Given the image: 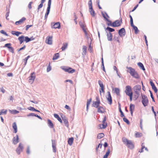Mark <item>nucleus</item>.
Returning a JSON list of instances; mask_svg holds the SVG:
<instances>
[{
  "label": "nucleus",
  "instance_id": "15",
  "mask_svg": "<svg viewBox=\"0 0 158 158\" xmlns=\"http://www.w3.org/2000/svg\"><path fill=\"white\" fill-rule=\"evenodd\" d=\"M52 36H48L47 37L46 40V43L49 44H52Z\"/></svg>",
  "mask_w": 158,
  "mask_h": 158
},
{
  "label": "nucleus",
  "instance_id": "35",
  "mask_svg": "<svg viewBox=\"0 0 158 158\" xmlns=\"http://www.w3.org/2000/svg\"><path fill=\"white\" fill-rule=\"evenodd\" d=\"M9 112L11 114H15L19 112V111L16 110H9Z\"/></svg>",
  "mask_w": 158,
  "mask_h": 158
},
{
  "label": "nucleus",
  "instance_id": "33",
  "mask_svg": "<svg viewBox=\"0 0 158 158\" xmlns=\"http://www.w3.org/2000/svg\"><path fill=\"white\" fill-rule=\"evenodd\" d=\"M89 9L91 15L92 17H94L95 15V14L93 7L92 8H89Z\"/></svg>",
  "mask_w": 158,
  "mask_h": 158
},
{
  "label": "nucleus",
  "instance_id": "2",
  "mask_svg": "<svg viewBox=\"0 0 158 158\" xmlns=\"http://www.w3.org/2000/svg\"><path fill=\"white\" fill-rule=\"evenodd\" d=\"M124 92L126 95L129 97L130 101H131L132 99L133 94L131 86L129 85L126 86Z\"/></svg>",
  "mask_w": 158,
  "mask_h": 158
},
{
  "label": "nucleus",
  "instance_id": "30",
  "mask_svg": "<svg viewBox=\"0 0 158 158\" xmlns=\"http://www.w3.org/2000/svg\"><path fill=\"white\" fill-rule=\"evenodd\" d=\"M54 117L56 118L61 123H62V120L61 119V118L60 117L59 115L57 114H54Z\"/></svg>",
  "mask_w": 158,
  "mask_h": 158
},
{
  "label": "nucleus",
  "instance_id": "64",
  "mask_svg": "<svg viewBox=\"0 0 158 158\" xmlns=\"http://www.w3.org/2000/svg\"><path fill=\"white\" fill-rule=\"evenodd\" d=\"M152 88L154 90L155 93H157L158 90L156 87L155 86L152 87Z\"/></svg>",
  "mask_w": 158,
  "mask_h": 158
},
{
  "label": "nucleus",
  "instance_id": "29",
  "mask_svg": "<svg viewBox=\"0 0 158 158\" xmlns=\"http://www.w3.org/2000/svg\"><path fill=\"white\" fill-rule=\"evenodd\" d=\"M105 31H107L106 30H108L109 31L108 33H110L111 32H113L115 30L114 28H111L109 27H107L106 28L105 27Z\"/></svg>",
  "mask_w": 158,
  "mask_h": 158
},
{
  "label": "nucleus",
  "instance_id": "10",
  "mask_svg": "<svg viewBox=\"0 0 158 158\" xmlns=\"http://www.w3.org/2000/svg\"><path fill=\"white\" fill-rule=\"evenodd\" d=\"M107 93L108 95L106 96V98L109 104L111 105L112 103V100L111 94L109 91L107 92Z\"/></svg>",
  "mask_w": 158,
  "mask_h": 158
},
{
  "label": "nucleus",
  "instance_id": "16",
  "mask_svg": "<svg viewBox=\"0 0 158 158\" xmlns=\"http://www.w3.org/2000/svg\"><path fill=\"white\" fill-rule=\"evenodd\" d=\"M79 24L81 27L85 35H87V33L85 29V26L84 23L82 22H80Z\"/></svg>",
  "mask_w": 158,
  "mask_h": 158
},
{
  "label": "nucleus",
  "instance_id": "56",
  "mask_svg": "<svg viewBox=\"0 0 158 158\" xmlns=\"http://www.w3.org/2000/svg\"><path fill=\"white\" fill-rule=\"evenodd\" d=\"M51 69V67L50 65V63H49V65L48 66L47 69V72H49Z\"/></svg>",
  "mask_w": 158,
  "mask_h": 158
},
{
  "label": "nucleus",
  "instance_id": "18",
  "mask_svg": "<svg viewBox=\"0 0 158 158\" xmlns=\"http://www.w3.org/2000/svg\"><path fill=\"white\" fill-rule=\"evenodd\" d=\"M19 138L18 135H16V137H14L13 139V143L14 144H17L19 142Z\"/></svg>",
  "mask_w": 158,
  "mask_h": 158
},
{
  "label": "nucleus",
  "instance_id": "34",
  "mask_svg": "<svg viewBox=\"0 0 158 158\" xmlns=\"http://www.w3.org/2000/svg\"><path fill=\"white\" fill-rule=\"evenodd\" d=\"M138 65L141 69L143 70H145V68L143 64L141 62H139L138 63Z\"/></svg>",
  "mask_w": 158,
  "mask_h": 158
},
{
  "label": "nucleus",
  "instance_id": "5",
  "mask_svg": "<svg viewBox=\"0 0 158 158\" xmlns=\"http://www.w3.org/2000/svg\"><path fill=\"white\" fill-rule=\"evenodd\" d=\"M133 89L136 94L140 95V90L141 89V86L140 85H136L134 87Z\"/></svg>",
  "mask_w": 158,
  "mask_h": 158
},
{
  "label": "nucleus",
  "instance_id": "62",
  "mask_svg": "<svg viewBox=\"0 0 158 158\" xmlns=\"http://www.w3.org/2000/svg\"><path fill=\"white\" fill-rule=\"evenodd\" d=\"M152 110L154 114L155 117H156V112L155 111L154 109V107L153 106H152Z\"/></svg>",
  "mask_w": 158,
  "mask_h": 158
},
{
  "label": "nucleus",
  "instance_id": "45",
  "mask_svg": "<svg viewBox=\"0 0 158 158\" xmlns=\"http://www.w3.org/2000/svg\"><path fill=\"white\" fill-rule=\"evenodd\" d=\"M104 136V134L103 133H101L98 134L97 137L99 139H101Z\"/></svg>",
  "mask_w": 158,
  "mask_h": 158
},
{
  "label": "nucleus",
  "instance_id": "25",
  "mask_svg": "<svg viewBox=\"0 0 158 158\" xmlns=\"http://www.w3.org/2000/svg\"><path fill=\"white\" fill-rule=\"evenodd\" d=\"M118 105L119 110V112L121 113V115H120L121 117H125L124 113L121 109V105L119 103H118Z\"/></svg>",
  "mask_w": 158,
  "mask_h": 158
},
{
  "label": "nucleus",
  "instance_id": "7",
  "mask_svg": "<svg viewBox=\"0 0 158 158\" xmlns=\"http://www.w3.org/2000/svg\"><path fill=\"white\" fill-rule=\"evenodd\" d=\"M62 67H61V68L63 70H64L66 72H67L69 73H73L75 71V70L73 69L70 67H68V68H66L64 67L62 68Z\"/></svg>",
  "mask_w": 158,
  "mask_h": 158
},
{
  "label": "nucleus",
  "instance_id": "14",
  "mask_svg": "<svg viewBox=\"0 0 158 158\" xmlns=\"http://www.w3.org/2000/svg\"><path fill=\"white\" fill-rule=\"evenodd\" d=\"M100 104V101H93L92 104V106L98 108Z\"/></svg>",
  "mask_w": 158,
  "mask_h": 158
},
{
  "label": "nucleus",
  "instance_id": "38",
  "mask_svg": "<svg viewBox=\"0 0 158 158\" xmlns=\"http://www.w3.org/2000/svg\"><path fill=\"white\" fill-rule=\"evenodd\" d=\"M92 101V98H90L89 99H87V103H86V110H88L89 109V105Z\"/></svg>",
  "mask_w": 158,
  "mask_h": 158
},
{
  "label": "nucleus",
  "instance_id": "8",
  "mask_svg": "<svg viewBox=\"0 0 158 158\" xmlns=\"http://www.w3.org/2000/svg\"><path fill=\"white\" fill-rule=\"evenodd\" d=\"M23 147L22 143H19L18 147L16 148V152H17V153L18 155H19L20 153L21 152L23 151Z\"/></svg>",
  "mask_w": 158,
  "mask_h": 158
},
{
  "label": "nucleus",
  "instance_id": "32",
  "mask_svg": "<svg viewBox=\"0 0 158 158\" xmlns=\"http://www.w3.org/2000/svg\"><path fill=\"white\" fill-rule=\"evenodd\" d=\"M52 147L53 148V152H56V145L55 143V142L53 140H52Z\"/></svg>",
  "mask_w": 158,
  "mask_h": 158
},
{
  "label": "nucleus",
  "instance_id": "40",
  "mask_svg": "<svg viewBox=\"0 0 158 158\" xmlns=\"http://www.w3.org/2000/svg\"><path fill=\"white\" fill-rule=\"evenodd\" d=\"M59 56V54L58 53L55 54L53 56L52 60H55L57 59Z\"/></svg>",
  "mask_w": 158,
  "mask_h": 158
},
{
  "label": "nucleus",
  "instance_id": "31",
  "mask_svg": "<svg viewBox=\"0 0 158 158\" xmlns=\"http://www.w3.org/2000/svg\"><path fill=\"white\" fill-rule=\"evenodd\" d=\"M12 127L14 130V132L15 133H17V125H16V123L14 122L13 123Z\"/></svg>",
  "mask_w": 158,
  "mask_h": 158
},
{
  "label": "nucleus",
  "instance_id": "43",
  "mask_svg": "<svg viewBox=\"0 0 158 158\" xmlns=\"http://www.w3.org/2000/svg\"><path fill=\"white\" fill-rule=\"evenodd\" d=\"M30 57V56H28L27 57H26L25 59H23V61L24 63V66L26 65L27 64V61L28 59Z\"/></svg>",
  "mask_w": 158,
  "mask_h": 158
},
{
  "label": "nucleus",
  "instance_id": "49",
  "mask_svg": "<svg viewBox=\"0 0 158 158\" xmlns=\"http://www.w3.org/2000/svg\"><path fill=\"white\" fill-rule=\"evenodd\" d=\"M130 140H128L127 139L124 138L123 137L122 138V141L124 143V144L126 143H127L128 142H129V141Z\"/></svg>",
  "mask_w": 158,
  "mask_h": 158
},
{
  "label": "nucleus",
  "instance_id": "47",
  "mask_svg": "<svg viewBox=\"0 0 158 158\" xmlns=\"http://www.w3.org/2000/svg\"><path fill=\"white\" fill-rule=\"evenodd\" d=\"M124 117L123 118V121L124 122L126 123L127 124H128V125L130 123V122L129 121V120L127 118H126L125 117Z\"/></svg>",
  "mask_w": 158,
  "mask_h": 158
},
{
  "label": "nucleus",
  "instance_id": "37",
  "mask_svg": "<svg viewBox=\"0 0 158 158\" xmlns=\"http://www.w3.org/2000/svg\"><path fill=\"white\" fill-rule=\"evenodd\" d=\"M68 44L67 43H64L63 44V46L61 48L62 51H64L67 47Z\"/></svg>",
  "mask_w": 158,
  "mask_h": 158
},
{
  "label": "nucleus",
  "instance_id": "54",
  "mask_svg": "<svg viewBox=\"0 0 158 158\" xmlns=\"http://www.w3.org/2000/svg\"><path fill=\"white\" fill-rule=\"evenodd\" d=\"M11 44L10 43H7L4 46V47H6L8 49H9V48L11 47Z\"/></svg>",
  "mask_w": 158,
  "mask_h": 158
},
{
  "label": "nucleus",
  "instance_id": "50",
  "mask_svg": "<svg viewBox=\"0 0 158 158\" xmlns=\"http://www.w3.org/2000/svg\"><path fill=\"white\" fill-rule=\"evenodd\" d=\"M135 106L134 104H131L130 105V110H131H131H134L135 109Z\"/></svg>",
  "mask_w": 158,
  "mask_h": 158
},
{
  "label": "nucleus",
  "instance_id": "26",
  "mask_svg": "<svg viewBox=\"0 0 158 158\" xmlns=\"http://www.w3.org/2000/svg\"><path fill=\"white\" fill-rule=\"evenodd\" d=\"M110 147L108 148L106 154L104 156L103 158H107L110 153Z\"/></svg>",
  "mask_w": 158,
  "mask_h": 158
},
{
  "label": "nucleus",
  "instance_id": "6",
  "mask_svg": "<svg viewBox=\"0 0 158 158\" xmlns=\"http://www.w3.org/2000/svg\"><path fill=\"white\" fill-rule=\"evenodd\" d=\"M35 77V73L33 72L31 74L30 76L28 77V81L31 84H32Z\"/></svg>",
  "mask_w": 158,
  "mask_h": 158
},
{
  "label": "nucleus",
  "instance_id": "59",
  "mask_svg": "<svg viewBox=\"0 0 158 158\" xmlns=\"http://www.w3.org/2000/svg\"><path fill=\"white\" fill-rule=\"evenodd\" d=\"M8 49L9 52L13 53H14V49L13 47L11 46Z\"/></svg>",
  "mask_w": 158,
  "mask_h": 158
},
{
  "label": "nucleus",
  "instance_id": "53",
  "mask_svg": "<svg viewBox=\"0 0 158 158\" xmlns=\"http://www.w3.org/2000/svg\"><path fill=\"white\" fill-rule=\"evenodd\" d=\"M88 5L89 8H92L93 7L92 6V2L91 0H90L88 2Z\"/></svg>",
  "mask_w": 158,
  "mask_h": 158
},
{
  "label": "nucleus",
  "instance_id": "17",
  "mask_svg": "<svg viewBox=\"0 0 158 158\" xmlns=\"http://www.w3.org/2000/svg\"><path fill=\"white\" fill-rule=\"evenodd\" d=\"M126 145L129 148L131 149H132L134 148V144L131 140H129V142H128L127 143Z\"/></svg>",
  "mask_w": 158,
  "mask_h": 158
},
{
  "label": "nucleus",
  "instance_id": "13",
  "mask_svg": "<svg viewBox=\"0 0 158 158\" xmlns=\"http://www.w3.org/2000/svg\"><path fill=\"white\" fill-rule=\"evenodd\" d=\"M114 22H115V24L116 25L115 27H119L121 25V24L122 23V19L121 18H120V20H117Z\"/></svg>",
  "mask_w": 158,
  "mask_h": 158
},
{
  "label": "nucleus",
  "instance_id": "44",
  "mask_svg": "<svg viewBox=\"0 0 158 158\" xmlns=\"http://www.w3.org/2000/svg\"><path fill=\"white\" fill-rule=\"evenodd\" d=\"M114 92L118 96V95H119V94H120V90L118 88H115Z\"/></svg>",
  "mask_w": 158,
  "mask_h": 158
},
{
  "label": "nucleus",
  "instance_id": "24",
  "mask_svg": "<svg viewBox=\"0 0 158 158\" xmlns=\"http://www.w3.org/2000/svg\"><path fill=\"white\" fill-rule=\"evenodd\" d=\"M24 35H21L18 38V39L19 41V43L20 44H21L24 41Z\"/></svg>",
  "mask_w": 158,
  "mask_h": 158
},
{
  "label": "nucleus",
  "instance_id": "60",
  "mask_svg": "<svg viewBox=\"0 0 158 158\" xmlns=\"http://www.w3.org/2000/svg\"><path fill=\"white\" fill-rule=\"evenodd\" d=\"M26 19V18L25 17H23L21 19H20L19 20V21H20V23L21 24V23H23L24 21Z\"/></svg>",
  "mask_w": 158,
  "mask_h": 158
},
{
  "label": "nucleus",
  "instance_id": "28",
  "mask_svg": "<svg viewBox=\"0 0 158 158\" xmlns=\"http://www.w3.org/2000/svg\"><path fill=\"white\" fill-rule=\"evenodd\" d=\"M48 124L49 127L51 128H53L54 127V125L52 121L50 119L48 120Z\"/></svg>",
  "mask_w": 158,
  "mask_h": 158
},
{
  "label": "nucleus",
  "instance_id": "61",
  "mask_svg": "<svg viewBox=\"0 0 158 158\" xmlns=\"http://www.w3.org/2000/svg\"><path fill=\"white\" fill-rule=\"evenodd\" d=\"M129 17L130 19V24H131L132 23H133V19L132 17L131 16V15H129Z\"/></svg>",
  "mask_w": 158,
  "mask_h": 158
},
{
  "label": "nucleus",
  "instance_id": "57",
  "mask_svg": "<svg viewBox=\"0 0 158 158\" xmlns=\"http://www.w3.org/2000/svg\"><path fill=\"white\" fill-rule=\"evenodd\" d=\"M0 33L2 34H4V35H5L6 36H8V34L6 32H5L3 30H1L0 31Z\"/></svg>",
  "mask_w": 158,
  "mask_h": 158
},
{
  "label": "nucleus",
  "instance_id": "48",
  "mask_svg": "<svg viewBox=\"0 0 158 158\" xmlns=\"http://www.w3.org/2000/svg\"><path fill=\"white\" fill-rule=\"evenodd\" d=\"M101 62H102V70L105 71V69L104 65V62H103V58L102 57L101 59Z\"/></svg>",
  "mask_w": 158,
  "mask_h": 158
},
{
  "label": "nucleus",
  "instance_id": "11",
  "mask_svg": "<svg viewBox=\"0 0 158 158\" xmlns=\"http://www.w3.org/2000/svg\"><path fill=\"white\" fill-rule=\"evenodd\" d=\"M98 83L99 85L100 86V87H101V90H100L99 91L100 92V95H101V91L102 93H104V85L102 82V81L100 80L98 81Z\"/></svg>",
  "mask_w": 158,
  "mask_h": 158
},
{
  "label": "nucleus",
  "instance_id": "12",
  "mask_svg": "<svg viewBox=\"0 0 158 158\" xmlns=\"http://www.w3.org/2000/svg\"><path fill=\"white\" fill-rule=\"evenodd\" d=\"M106 116H104V118L102 121L103 124H102V127H100V128L102 129H104L107 126V123H105L106 121Z\"/></svg>",
  "mask_w": 158,
  "mask_h": 158
},
{
  "label": "nucleus",
  "instance_id": "41",
  "mask_svg": "<svg viewBox=\"0 0 158 158\" xmlns=\"http://www.w3.org/2000/svg\"><path fill=\"white\" fill-rule=\"evenodd\" d=\"M87 47L85 46H83V53L82 55H85L86 52Z\"/></svg>",
  "mask_w": 158,
  "mask_h": 158
},
{
  "label": "nucleus",
  "instance_id": "42",
  "mask_svg": "<svg viewBox=\"0 0 158 158\" xmlns=\"http://www.w3.org/2000/svg\"><path fill=\"white\" fill-rule=\"evenodd\" d=\"M50 11V9H48V8L47 9L45 15V19H47L48 15Z\"/></svg>",
  "mask_w": 158,
  "mask_h": 158
},
{
  "label": "nucleus",
  "instance_id": "51",
  "mask_svg": "<svg viewBox=\"0 0 158 158\" xmlns=\"http://www.w3.org/2000/svg\"><path fill=\"white\" fill-rule=\"evenodd\" d=\"M7 110H0V115H2V114H6Z\"/></svg>",
  "mask_w": 158,
  "mask_h": 158
},
{
  "label": "nucleus",
  "instance_id": "55",
  "mask_svg": "<svg viewBox=\"0 0 158 158\" xmlns=\"http://www.w3.org/2000/svg\"><path fill=\"white\" fill-rule=\"evenodd\" d=\"M142 122H143V119L141 118L140 120V129L142 130L143 129V126H142Z\"/></svg>",
  "mask_w": 158,
  "mask_h": 158
},
{
  "label": "nucleus",
  "instance_id": "9",
  "mask_svg": "<svg viewBox=\"0 0 158 158\" xmlns=\"http://www.w3.org/2000/svg\"><path fill=\"white\" fill-rule=\"evenodd\" d=\"M126 32L124 28H122L118 31V33L120 37H123L125 36Z\"/></svg>",
  "mask_w": 158,
  "mask_h": 158
},
{
  "label": "nucleus",
  "instance_id": "1",
  "mask_svg": "<svg viewBox=\"0 0 158 158\" xmlns=\"http://www.w3.org/2000/svg\"><path fill=\"white\" fill-rule=\"evenodd\" d=\"M126 68L128 69L127 70V72L129 73L133 77L136 79H139V74L134 69L128 66H127Z\"/></svg>",
  "mask_w": 158,
  "mask_h": 158
},
{
  "label": "nucleus",
  "instance_id": "3",
  "mask_svg": "<svg viewBox=\"0 0 158 158\" xmlns=\"http://www.w3.org/2000/svg\"><path fill=\"white\" fill-rule=\"evenodd\" d=\"M101 14L102 16L104 18V19L106 21H107V22H108V23H107L108 26H111L112 27H114L115 26H116L115 25V22H113L112 23V21L108 19V18H107L106 16H105V15L104 14L103 12L102 11L101 12Z\"/></svg>",
  "mask_w": 158,
  "mask_h": 158
},
{
  "label": "nucleus",
  "instance_id": "20",
  "mask_svg": "<svg viewBox=\"0 0 158 158\" xmlns=\"http://www.w3.org/2000/svg\"><path fill=\"white\" fill-rule=\"evenodd\" d=\"M97 108V111L98 113H104L105 111V110L103 107L99 106Z\"/></svg>",
  "mask_w": 158,
  "mask_h": 158
},
{
  "label": "nucleus",
  "instance_id": "36",
  "mask_svg": "<svg viewBox=\"0 0 158 158\" xmlns=\"http://www.w3.org/2000/svg\"><path fill=\"white\" fill-rule=\"evenodd\" d=\"M73 139H74L73 137H71L68 139V144L70 145H71L73 143Z\"/></svg>",
  "mask_w": 158,
  "mask_h": 158
},
{
  "label": "nucleus",
  "instance_id": "63",
  "mask_svg": "<svg viewBox=\"0 0 158 158\" xmlns=\"http://www.w3.org/2000/svg\"><path fill=\"white\" fill-rule=\"evenodd\" d=\"M43 6V4L41 3L39 6L38 7V11L37 12H39V9L42 8Z\"/></svg>",
  "mask_w": 158,
  "mask_h": 158
},
{
  "label": "nucleus",
  "instance_id": "27",
  "mask_svg": "<svg viewBox=\"0 0 158 158\" xmlns=\"http://www.w3.org/2000/svg\"><path fill=\"white\" fill-rule=\"evenodd\" d=\"M11 34L13 35H15L17 36H19L20 34H22V33L19 31H11Z\"/></svg>",
  "mask_w": 158,
  "mask_h": 158
},
{
  "label": "nucleus",
  "instance_id": "46",
  "mask_svg": "<svg viewBox=\"0 0 158 158\" xmlns=\"http://www.w3.org/2000/svg\"><path fill=\"white\" fill-rule=\"evenodd\" d=\"M24 41H25L26 43H28L31 41V39L29 38L28 36L24 37Z\"/></svg>",
  "mask_w": 158,
  "mask_h": 158
},
{
  "label": "nucleus",
  "instance_id": "4",
  "mask_svg": "<svg viewBox=\"0 0 158 158\" xmlns=\"http://www.w3.org/2000/svg\"><path fill=\"white\" fill-rule=\"evenodd\" d=\"M141 97L142 99V103L143 106L144 107L147 106L148 103V100L147 96L145 95H143L141 94Z\"/></svg>",
  "mask_w": 158,
  "mask_h": 158
},
{
  "label": "nucleus",
  "instance_id": "58",
  "mask_svg": "<svg viewBox=\"0 0 158 158\" xmlns=\"http://www.w3.org/2000/svg\"><path fill=\"white\" fill-rule=\"evenodd\" d=\"M135 135L137 137H140L141 136L142 134L140 133L136 132L135 134Z\"/></svg>",
  "mask_w": 158,
  "mask_h": 158
},
{
  "label": "nucleus",
  "instance_id": "22",
  "mask_svg": "<svg viewBox=\"0 0 158 158\" xmlns=\"http://www.w3.org/2000/svg\"><path fill=\"white\" fill-rule=\"evenodd\" d=\"M62 118L65 126L68 127L69 126V123L67 119L65 116H64V117H62Z\"/></svg>",
  "mask_w": 158,
  "mask_h": 158
},
{
  "label": "nucleus",
  "instance_id": "23",
  "mask_svg": "<svg viewBox=\"0 0 158 158\" xmlns=\"http://www.w3.org/2000/svg\"><path fill=\"white\" fill-rule=\"evenodd\" d=\"M131 27H132L133 29L135 30V34H137L139 31V30L138 29L137 27L135 26L133 23L131 24Z\"/></svg>",
  "mask_w": 158,
  "mask_h": 158
},
{
  "label": "nucleus",
  "instance_id": "19",
  "mask_svg": "<svg viewBox=\"0 0 158 158\" xmlns=\"http://www.w3.org/2000/svg\"><path fill=\"white\" fill-rule=\"evenodd\" d=\"M54 24L52 26V27L53 28H60V24L59 22H56L53 23Z\"/></svg>",
  "mask_w": 158,
  "mask_h": 158
},
{
  "label": "nucleus",
  "instance_id": "52",
  "mask_svg": "<svg viewBox=\"0 0 158 158\" xmlns=\"http://www.w3.org/2000/svg\"><path fill=\"white\" fill-rule=\"evenodd\" d=\"M51 3V0H48V7L47 9H50Z\"/></svg>",
  "mask_w": 158,
  "mask_h": 158
},
{
  "label": "nucleus",
  "instance_id": "21",
  "mask_svg": "<svg viewBox=\"0 0 158 158\" xmlns=\"http://www.w3.org/2000/svg\"><path fill=\"white\" fill-rule=\"evenodd\" d=\"M107 33V40L108 41H111L112 40V35L110 33H108L107 31H106Z\"/></svg>",
  "mask_w": 158,
  "mask_h": 158
},
{
  "label": "nucleus",
  "instance_id": "39",
  "mask_svg": "<svg viewBox=\"0 0 158 158\" xmlns=\"http://www.w3.org/2000/svg\"><path fill=\"white\" fill-rule=\"evenodd\" d=\"M28 109L30 110H32L34 111H36L37 112H40V111L39 110H37V109H35L34 107H31V106H30L28 108Z\"/></svg>",
  "mask_w": 158,
  "mask_h": 158
}]
</instances>
